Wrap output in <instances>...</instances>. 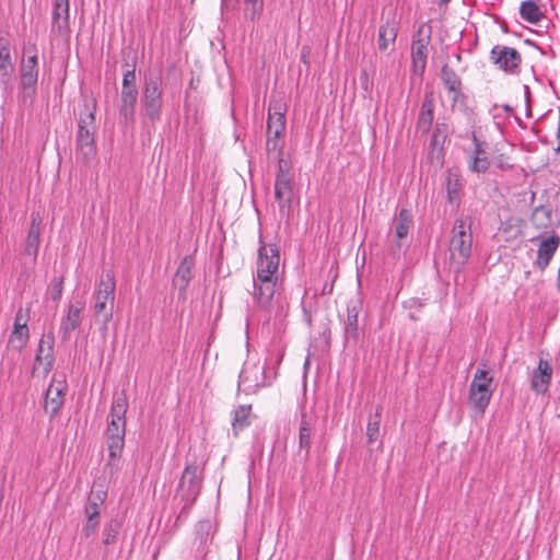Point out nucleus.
Instances as JSON below:
<instances>
[{
  "instance_id": "28",
  "label": "nucleus",
  "mask_w": 560,
  "mask_h": 560,
  "mask_svg": "<svg viewBox=\"0 0 560 560\" xmlns=\"http://www.w3.org/2000/svg\"><path fill=\"white\" fill-rule=\"evenodd\" d=\"M413 226V215L407 208H401L394 219V234L398 241H402L408 236L410 229Z\"/></svg>"
},
{
  "instance_id": "9",
  "label": "nucleus",
  "mask_w": 560,
  "mask_h": 560,
  "mask_svg": "<svg viewBox=\"0 0 560 560\" xmlns=\"http://www.w3.org/2000/svg\"><path fill=\"white\" fill-rule=\"evenodd\" d=\"M490 60L504 73L516 74L522 63V56L513 47L495 45L490 51Z\"/></svg>"
},
{
  "instance_id": "25",
  "label": "nucleus",
  "mask_w": 560,
  "mask_h": 560,
  "mask_svg": "<svg viewBox=\"0 0 560 560\" xmlns=\"http://www.w3.org/2000/svg\"><path fill=\"white\" fill-rule=\"evenodd\" d=\"M107 498V492L103 489H93L88 498L84 506L85 521H98L101 514V505Z\"/></svg>"
},
{
  "instance_id": "19",
  "label": "nucleus",
  "mask_w": 560,
  "mask_h": 560,
  "mask_svg": "<svg viewBox=\"0 0 560 560\" xmlns=\"http://www.w3.org/2000/svg\"><path fill=\"white\" fill-rule=\"evenodd\" d=\"M30 319V307H20L14 317V327L9 342L12 347L21 349L28 339L27 322Z\"/></svg>"
},
{
  "instance_id": "11",
  "label": "nucleus",
  "mask_w": 560,
  "mask_h": 560,
  "mask_svg": "<svg viewBox=\"0 0 560 560\" xmlns=\"http://www.w3.org/2000/svg\"><path fill=\"white\" fill-rule=\"evenodd\" d=\"M200 472L199 467L196 463L187 464L179 483H178V493L182 499L186 502V504H191L200 492Z\"/></svg>"
},
{
  "instance_id": "13",
  "label": "nucleus",
  "mask_w": 560,
  "mask_h": 560,
  "mask_svg": "<svg viewBox=\"0 0 560 560\" xmlns=\"http://www.w3.org/2000/svg\"><path fill=\"white\" fill-rule=\"evenodd\" d=\"M293 196V189L291 178L280 165L279 172L275 182V197L279 205V211L281 214H289L291 209V201Z\"/></svg>"
},
{
  "instance_id": "45",
  "label": "nucleus",
  "mask_w": 560,
  "mask_h": 560,
  "mask_svg": "<svg viewBox=\"0 0 560 560\" xmlns=\"http://www.w3.org/2000/svg\"><path fill=\"white\" fill-rule=\"evenodd\" d=\"M117 532L113 529L112 527L104 528L103 532V542L105 545H112L116 539Z\"/></svg>"
},
{
  "instance_id": "33",
  "label": "nucleus",
  "mask_w": 560,
  "mask_h": 560,
  "mask_svg": "<svg viewBox=\"0 0 560 560\" xmlns=\"http://www.w3.org/2000/svg\"><path fill=\"white\" fill-rule=\"evenodd\" d=\"M275 128H285L284 106L280 102H271L269 104L267 129L273 130Z\"/></svg>"
},
{
  "instance_id": "8",
  "label": "nucleus",
  "mask_w": 560,
  "mask_h": 560,
  "mask_svg": "<svg viewBox=\"0 0 560 560\" xmlns=\"http://www.w3.org/2000/svg\"><path fill=\"white\" fill-rule=\"evenodd\" d=\"M431 38V27L421 24L411 46L412 70L417 75H422L427 65L428 45Z\"/></svg>"
},
{
  "instance_id": "39",
  "label": "nucleus",
  "mask_w": 560,
  "mask_h": 560,
  "mask_svg": "<svg viewBox=\"0 0 560 560\" xmlns=\"http://www.w3.org/2000/svg\"><path fill=\"white\" fill-rule=\"evenodd\" d=\"M460 189H462V184H460L459 178L457 176H454V177L448 176L446 190H447V199H448L450 203H454L458 200Z\"/></svg>"
},
{
  "instance_id": "27",
  "label": "nucleus",
  "mask_w": 560,
  "mask_h": 560,
  "mask_svg": "<svg viewBox=\"0 0 560 560\" xmlns=\"http://www.w3.org/2000/svg\"><path fill=\"white\" fill-rule=\"evenodd\" d=\"M434 117V100L432 93H425L419 113L417 127L422 132H428Z\"/></svg>"
},
{
  "instance_id": "30",
  "label": "nucleus",
  "mask_w": 560,
  "mask_h": 560,
  "mask_svg": "<svg viewBox=\"0 0 560 560\" xmlns=\"http://www.w3.org/2000/svg\"><path fill=\"white\" fill-rule=\"evenodd\" d=\"M361 310L360 300H351L347 305V320L345 331L347 336H358V317Z\"/></svg>"
},
{
  "instance_id": "24",
  "label": "nucleus",
  "mask_w": 560,
  "mask_h": 560,
  "mask_svg": "<svg viewBox=\"0 0 560 560\" xmlns=\"http://www.w3.org/2000/svg\"><path fill=\"white\" fill-rule=\"evenodd\" d=\"M194 258L191 256H185L174 276L173 284L178 288L180 293H184L189 285L192 278Z\"/></svg>"
},
{
  "instance_id": "54",
  "label": "nucleus",
  "mask_w": 560,
  "mask_h": 560,
  "mask_svg": "<svg viewBox=\"0 0 560 560\" xmlns=\"http://www.w3.org/2000/svg\"><path fill=\"white\" fill-rule=\"evenodd\" d=\"M229 0H222V7H228Z\"/></svg>"
},
{
  "instance_id": "51",
  "label": "nucleus",
  "mask_w": 560,
  "mask_h": 560,
  "mask_svg": "<svg viewBox=\"0 0 560 560\" xmlns=\"http://www.w3.org/2000/svg\"><path fill=\"white\" fill-rule=\"evenodd\" d=\"M524 97H525V101H526V105L527 107H529V103H530V88L525 84L524 85Z\"/></svg>"
},
{
  "instance_id": "47",
  "label": "nucleus",
  "mask_w": 560,
  "mask_h": 560,
  "mask_svg": "<svg viewBox=\"0 0 560 560\" xmlns=\"http://www.w3.org/2000/svg\"><path fill=\"white\" fill-rule=\"evenodd\" d=\"M40 224H42L40 214L38 212L37 213L33 212L31 215V228L30 229H35V230L40 231Z\"/></svg>"
},
{
  "instance_id": "26",
  "label": "nucleus",
  "mask_w": 560,
  "mask_h": 560,
  "mask_svg": "<svg viewBox=\"0 0 560 560\" xmlns=\"http://www.w3.org/2000/svg\"><path fill=\"white\" fill-rule=\"evenodd\" d=\"M94 132L95 130H88L82 126L81 130H78L77 151L78 155H81L85 161H89L95 154Z\"/></svg>"
},
{
  "instance_id": "32",
  "label": "nucleus",
  "mask_w": 560,
  "mask_h": 560,
  "mask_svg": "<svg viewBox=\"0 0 560 560\" xmlns=\"http://www.w3.org/2000/svg\"><path fill=\"white\" fill-rule=\"evenodd\" d=\"M520 15L524 21L530 24H537L544 18L541 9L535 0L523 1L520 7Z\"/></svg>"
},
{
  "instance_id": "7",
  "label": "nucleus",
  "mask_w": 560,
  "mask_h": 560,
  "mask_svg": "<svg viewBox=\"0 0 560 560\" xmlns=\"http://www.w3.org/2000/svg\"><path fill=\"white\" fill-rule=\"evenodd\" d=\"M55 336L52 331L44 334L39 340L38 348L33 365V375L46 376L52 369L55 362L54 354Z\"/></svg>"
},
{
  "instance_id": "17",
  "label": "nucleus",
  "mask_w": 560,
  "mask_h": 560,
  "mask_svg": "<svg viewBox=\"0 0 560 560\" xmlns=\"http://www.w3.org/2000/svg\"><path fill=\"white\" fill-rule=\"evenodd\" d=\"M316 424V416L303 410L299 424V454L306 459L310 455L312 435Z\"/></svg>"
},
{
  "instance_id": "52",
  "label": "nucleus",
  "mask_w": 560,
  "mask_h": 560,
  "mask_svg": "<svg viewBox=\"0 0 560 560\" xmlns=\"http://www.w3.org/2000/svg\"><path fill=\"white\" fill-rule=\"evenodd\" d=\"M198 528L199 529L210 528V522H208V521L200 522L199 525H198Z\"/></svg>"
},
{
  "instance_id": "44",
  "label": "nucleus",
  "mask_w": 560,
  "mask_h": 560,
  "mask_svg": "<svg viewBox=\"0 0 560 560\" xmlns=\"http://www.w3.org/2000/svg\"><path fill=\"white\" fill-rule=\"evenodd\" d=\"M98 526H100L98 521H85V523L83 524V527H82V535L85 538H90L97 532Z\"/></svg>"
},
{
  "instance_id": "1",
  "label": "nucleus",
  "mask_w": 560,
  "mask_h": 560,
  "mask_svg": "<svg viewBox=\"0 0 560 560\" xmlns=\"http://www.w3.org/2000/svg\"><path fill=\"white\" fill-rule=\"evenodd\" d=\"M127 398L125 394L115 396L110 408V421L105 431L108 459L105 468L112 477L120 468V457L125 445Z\"/></svg>"
},
{
  "instance_id": "40",
  "label": "nucleus",
  "mask_w": 560,
  "mask_h": 560,
  "mask_svg": "<svg viewBox=\"0 0 560 560\" xmlns=\"http://www.w3.org/2000/svg\"><path fill=\"white\" fill-rule=\"evenodd\" d=\"M471 140H472L474 148L468 154H471L475 156H480V158H489V153L487 151L488 143L486 141L480 140L477 137L476 132H472Z\"/></svg>"
},
{
  "instance_id": "16",
  "label": "nucleus",
  "mask_w": 560,
  "mask_h": 560,
  "mask_svg": "<svg viewBox=\"0 0 560 560\" xmlns=\"http://www.w3.org/2000/svg\"><path fill=\"white\" fill-rule=\"evenodd\" d=\"M537 240H539V244L534 266L540 271H544L550 265V261L560 246V236L553 233L548 236L538 237Z\"/></svg>"
},
{
  "instance_id": "35",
  "label": "nucleus",
  "mask_w": 560,
  "mask_h": 560,
  "mask_svg": "<svg viewBox=\"0 0 560 560\" xmlns=\"http://www.w3.org/2000/svg\"><path fill=\"white\" fill-rule=\"evenodd\" d=\"M381 417H382V408L377 407L374 416L370 417V420H369L368 427H366V438H368L369 444L374 443L378 439Z\"/></svg>"
},
{
  "instance_id": "48",
  "label": "nucleus",
  "mask_w": 560,
  "mask_h": 560,
  "mask_svg": "<svg viewBox=\"0 0 560 560\" xmlns=\"http://www.w3.org/2000/svg\"><path fill=\"white\" fill-rule=\"evenodd\" d=\"M493 110H501L504 114V117H509L512 114L513 108L508 104L502 106L495 104L493 105Z\"/></svg>"
},
{
  "instance_id": "2",
  "label": "nucleus",
  "mask_w": 560,
  "mask_h": 560,
  "mask_svg": "<svg viewBox=\"0 0 560 560\" xmlns=\"http://www.w3.org/2000/svg\"><path fill=\"white\" fill-rule=\"evenodd\" d=\"M116 282L113 273L106 272L100 279L97 289L93 294V312L98 322H102L104 328L113 318L115 302Z\"/></svg>"
},
{
  "instance_id": "18",
  "label": "nucleus",
  "mask_w": 560,
  "mask_h": 560,
  "mask_svg": "<svg viewBox=\"0 0 560 560\" xmlns=\"http://www.w3.org/2000/svg\"><path fill=\"white\" fill-rule=\"evenodd\" d=\"M280 254L276 244H262L258 249L256 269L279 276Z\"/></svg>"
},
{
  "instance_id": "23",
  "label": "nucleus",
  "mask_w": 560,
  "mask_h": 560,
  "mask_svg": "<svg viewBox=\"0 0 560 560\" xmlns=\"http://www.w3.org/2000/svg\"><path fill=\"white\" fill-rule=\"evenodd\" d=\"M137 97V89H121L119 114L126 125L132 122L135 119Z\"/></svg>"
},
{
  "instance_id": "3",
  "label": "nucleus",
  "mask_w": 560,
  "mask_h": 560,
  "mask_svg": "<svg viewBox=\"0 0 560 560\" xmlns=\"http://www.w3.org/2000/svg\"><path fill=\"white\" fill-rule=\"evenodd\" d=\"M472 234L470 225L464 220H456L450 243L451 261L458 272L468 261L471 254Z\"/></svg>"
},
{
  "instance_id": "42",
  "label": "nucleus",
  "mask_w": 560,
  "mask_h": 560,
  "mask_svg": "<svg viewBox=\"0 0 560 560\" xmlns=\"http://www.w3.org/2000/svg\"><path fill=\"white\" fill-rule=\"evenodd\" d=\"M121 89H137L135 69H129L124 72Z\"/></svg>"
},
{
  "instance_id": "41",
  "label": "nucleus",
  "mask_w": 560,
  "mask_h": 560,
  "mask_svg": "<svg viewBox=\"0 0 560 560\" xmlns=\"http://www.w3.org/2000/svg\"><path fill=\"white\" fill-rule=\"evenodd\" d=\"M94 120H95L94 113L91 110H88V113L85 115L80 117V120L78 124L79 130H81V126L88 130H95Z\"/></svg>"
},
{
  "instance_id": "12",
  "label": "nucleus",
  "mask_w": 560,
  "mask_h": 560,
  "mask_svg": "<svg viewBox=\"0 0 560 560\" xmlns=\"http://www.w3.org/2000/svg\"><path fill=\"white\" fill-rule=\"evenodd\" d=\"M25 54L27 56L22 59L20 67L21 85L24 91L31 89L34 92L38 80V57L36 46L32 45L25 48Z\"/></svg>"
},
{
  "instance_id": "14",
  "label": "nucleus",
  "mask_w": 560,
  "mask_h": 560,
  "mask_svg": "<svg viewBox=\"0 0 560 560\" xmlns=\"http://www.w3.org/2000/svg\"><path fill=\"white\" fill-rule=\"evenodd\" d=\"M83 310L84 304L82 302L70 303L67 306L66 314L61 317L59 326V336L62 341H68L72 332L80 327Z\"/></svg>"
},
{
  "instance_id": "4",
  "label": "nucleus",
  "mask_w": 560,
  "mask_h": 560,
  "mask_svg": "<svg viewBox=\"0 0 560 560\" xmlns=\"http://www.w3.org/2000/svg\"><path fill=\"white\" fill-rule=\"evenodd\" d=\"M492 383L493 377L485 366L477 369L469 385L468 402L470 407L481 413L485 412L493 395Z\"/></svg>"
},
{
  "instance_id": "55",
  "label": "nucleus",
  "mask_w": 560,
  "mask_h": 560,
  "mask_svg": "<svg viewBox=\"0 0 560 560\" xmlns=\"http://www.w3.org/2000/svg\"><path fill=\"white\" fill-rule=\"evenodd\" d=\"M281 359H282V355H281V354H279V355L277 357L276 363H278V364H279V363H280V361H281Z\"/></svg>"
},
{
  "instance_id": "10",
  "label": "nucleus",
  "mask_w": 560,
  "mask_h": 560,
  "mask_svg": "<svg viewBox=\"0 0 560 560\" xmlns=\"http://www.w3.org/2000/svg\"><path fill=\"white\" fill-rule=\"evenodd\" d=\"M279 276L275 273L261 272L256 269V276L254 277V290L253 298L260 307H267L276 293V287L278 283Z\"/></svg>"
},
{
  "instance_id": "20",
  "label": "nucleus",
  "mask_w": 560,
  "mask_h": 560,
  "mask_svg": "<svg viewBox=\"0 0 560 560\" xmlns=\"http://www.w3.org/2000/svg\"><path fill=\"white\" fill-rule=\"evenodd\" d=\"M552 377V368L548 360L539 359L530 376V387L537 395L547 393Z\"/></svg>"
},
{
  "instance_id": "37",
  "label": "nucleus",
  "mask_w": 560,
  "mask_h": 560,
  "mask_svg": "<svg viewBox=\"0 0 560 560\" xmlns=\"http://www.w3.org/2000/svg\"><path fill=\"white\" fill-rule=\"evenodd\" d=\"M40 231L30 229L26 238L25 252L27 255L36 257L39 247Z\"/></svg>"
},
{
  "instance_id": "38",
  "label": "nucleus",
  "mask_w": 560,
  "mask_h": 560,
  "mask_svg": "<svg viewBox=\"0 0 560 560\" xmlns=\"http://www.w3.org/2000/svg\"><path fill=\"white\" fill-rule=\"evenodd\" d=\"M244 3L246 16L252 21L259 19L264 9V0H244Z\"/></svg>"
},
{
  "instance_id": "50",
  "label": "nucleus",
  "mask_w": 560,
  "mask_h": 560,
  "mask_svg": "<svg viewBox=\"0 0 560 560\" xmlns=\"http://www.w3.org/2000/svg\"><path fill=\"white\" fill-rule=\"evenodd\" d=\"M490 114L492 115L493 119L495 120V124L500 126V119L505 118L504 114L501 110H493V107L490 110Z\"/></svg>"
},
{
  "instance_id": "5",
  "label": "nucleus",
  "mask_w": 560,
  "mask_h": 560,
  "mask_svg": "<svg viewBox=\"0 0 560 560\" xmlns=\"http://www.w3.org/2000/svg\"><path fill=\"white\" fill-rule=\"evenodd\" d=\"M141 102L145 117L152 124L159 121L163 105L162 78L160 75L151 74L144 79Z\"/></svg>"
},
{
  "instance_id": "56",
  "label": "nucleus",
  "mask_w": 560,
  "mask_h": 560,
  "mask_svg": "<svg viewBox=\"0 0 560 560\" xmlns=\"http://www.w3.org/2000/svg\"><path fill=\"white\" fill-rule=\"evenodd\" d=\"M308 365V359H306L305 363H304V368H307Z\"/></svg>"
},
{
  "instance_id": "43",
  "label": "nucleus",
  "mask_w": 560,
  "mask_h": 560,
  "mask_svg": "<svg viewBox=\"0 0 560 560\" xmlns=\"http://www.w3.org/2000/svg\"><path fill=\"white\" fill-rule=\"evenodd\" d=\"M266 149L269 153H280L282 150V139H273L267 135Z\"/></svg>"
},
{
  "instance_id": "53",
  "label": "nucleus",
  "mask_w": 560,
  "mask_h": 560,
  "mask_svg": "<svg viewBox=\"0 0 560 560\" xmlns=\"http://www.w3.org/2000/svg\"><path fill=\"white\" fill-rule=\"evenodd\" d=\"M557 139H558V145L555 150H556V152H560V129H558V131H557Z\"/></svg>"
},
{
  "instance_id": "31",
  "label": "nucleus",
  "mask_w": 560,
  "mask_h": 560,
  "mask_svg": "<svg viewBox=\"0 0 560 560\" xmlns=\"http://www.w3.org/2000/svg\"><path fill=\"white\" fill-rule=\"evenodd\" d=\"M397 37V26L394 21H386L378 30V48L387 50L390 44H394Z\"/></svg>"
},
{
  "instance_id": "6",
  "label": "nucleus",
  "mask_w": 560,
  "mask_h": 560,
  "mask_svg": "<svg viewBox=\"0 0 560 560\" xmlns=\"http://www.w3.org/2000/svg\"><path fill=\"white\" fill-rule=\"evenodd\" d=\"M275 376V372L272 375L267 373L266 363L247 360L240 373L238 388L245 394H252L260 387L270 385L271 378Z\"/></svg>"
},
{
  "instance_id": "15",
  "label": "nucleus",
  "mask_w": 560,
  "mask_h": 560,
  "mask_svg": "<svg viewBox=\"0 0 560 560\" xmlns=\"http://www.w3.org/2000/svg\"><path fill=\"white\" fill-rule=\"evenodd\" d=\"M66 381L52 378L45 394L44 409L50 418L57 416L65 401Z\"/></svg>"
},
{
  "instance_id": "36",
  "label": "nucleus",
  "mask_w": 560,
  "mask_h": 560,
  "mask_svg": "<svg viewBox=\"0 0 560 560\" xmlns=\"http://www.w3.org/2000/svg\"><path fill=\"white\" fill-rule=\"evenodd\" d=\"M490 158H480L471 154L467 155V167L471 173L483 174L490 168Z\"/></svg>"
},
{
  "instance_id": "49",
  "label": "nucleus",
  "mask_w": 560,
  "mask_h": 560,
  "mask_svg": "<svg viewBox=\"0 0 560 560\" xmlns=\"http://www.w3.org/2000/svg\"><path fill=\"white\" fill-rule=\"evenodd\" d=\"M283 131H284V129H280V128H275L273 130L267 129V135L272 136L273 139H281Z\"/></svg>"
},
{
  "instance_id": "22",
  "label": "nucleus",
  "mask_w": 560,
  "mask_h": 560,
  "mask_svg": "<svg viewBox=\"0 0 560 560\" xmlns=\"http://www.w3.org/2000/svg\"><path fill=\"white\" fill-rule=\"evenodd\" d=\"M11 43L5 36H0V82L8 84L14 71L11 58Z\"/></svg>"
},
{
  "instance_id": "21",
  "label": "nucleus",
  "mask_w": 560,
  "mask_h": 560,
  "mask_svg": "<svg viewBox=\"0 0 560 560\" xmlns=\"http://www.w3.org/2000/svg\"><path fill=\"white\" fill-rule=\"evenodd\" d=\"M441 78L445 89L452 94L453 106L464 107L465 95L462 92L460 79L455 71L445 66L442 68Z\"/></svg>"
},
{
  "instance_id": "34",
  "label": "nucleus",
  "mask_w": 560,
  "mask_h": 560,
  "mask_svg": "<svg viewBox=\"0 0 560 560\" xmlns=\"http://www.w3.org/2000/svg\"><path fill=\"white\" fill-rule=\"evenodd\" d=\"M250 406H240L235 411L232 420L234 434H238L244 428L249 425Z\"/></svg>"
},
{
  "instance_id": "46",
  "label": "nucleus",
  "mask_w": 560,
  "mask_h": 560,
  "mask_svg": "<svg viewBox=\"0 0 560 560\" xmlns=\"http://www.w3.org/2000/svg\"><path fill=\"white\" fill-rule=\"evenodd\" d=\"M61 294H62V283H61V281H55L52 283V289H51V299L54 301H58L61 298Z\"/></svg>"
},
{
  "instance_id": "29",
  "label": "nucleus",
  "mask_w": 560,
  "mask_h": 560,
  "mask_svg": "<svg viewBox=\"0 0 560 560\" xmlns=\"http://www.w3.org/2000/svg\"><path fill=\"white\" fill-rule=\"evenodd\" d=\"M69 27V0H55L52 10V28L59 33Z\"/></svg>"
}]
</instances>
